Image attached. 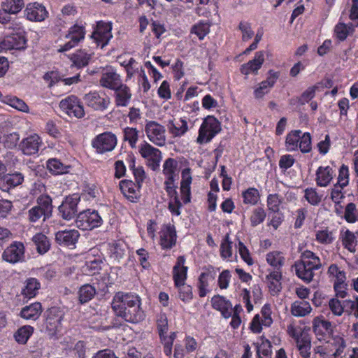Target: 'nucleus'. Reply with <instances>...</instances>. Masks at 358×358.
Segmentation results:
<instances>
[{
	"label": "nucleus",
	"instance_id": "1",
	"mask_svg": "<svg viewBox=\"0 0 358 358\" xmlns=\"http://www.w3.org/2000/svg\"><path fill=\"white\" fill-rule=\"evenodd\" d=\"M141 306V298L134 292H118L112 301V308L115 315L134 324L143 321L145 317Z\"/></svg>",
	"mask_w": 358,
	"mask_h": 358
},
{
	"label": "nucleus",
	"instance_id": "2",
	"mask_svg": "<svg viewBox=\"0 0 358 358\" xmlns=\"http://www.w3.org/2000/svg\"><path fill=\"white\" fill-rule=\"evenodd\" d=\"M292 267L296 275L306 283L310 282L315 276V271L322 267L320 258L311 250H305L300 253Z\"/></svg>",
	"mask_w": 358,
	"mask_h": 358
},
{
	"label": "nucleus",
	"instance_id": "3",
	"mask_svg": "<svg viewBox=\"0 0 358 358\" xmlns=\"http://www.w3.org/2000/svg\"><path fill=\"white\" fill-rule=\"evenodd\" d=\"M35 206L30 208L26 213L27 219L31 223H36L42 220L45 222L52 215V199L48 194H41L37 197Z\"/></svg>",
	"mask_w": 358,
	"mask_h": 358
},
{
	"label": "nucleus",
	"instance_id": "4",
	"mask_svg": "<svg viewBox=\"0 0 358 358\" xmlns=\"http://www.w3.org/2000/svg\"><path fill=\"white\" fill-rule=\"evenodd\" d=\"M221 130L220 122L213 115H208L199 129L196 143L199 145L210 143Z\"/></svg>",
	"mask_w": 358,
	"mask_h": 358
},
{
	"label": "nucleus",
	"instance_id": "5",
	"mask_svg": "<svg viewBox=\"0 0 358 358\" xmlns=\"http://www.w3.org/2000/svg\"><path fill=\"white\" fill-rule=\"evenodd\" d=\"M85 23L76 22L68 30L64 38L69 41L63 45H59V52H64L76 47L80 42L85 39L86 30Z\"/></svg>",
	"mask_w": 358,
	"mask_h": 358
},
{
	"label": "nucleus",
	"instance_id": "6",
	"mask_svg": "<svg viewBox=\"0 0 358 358\" xmlns=\"http://www.w3.org/2000/svg\"><path fill=\"white\" fill-rule=\"evenodd\" d=\"M103 220L96 210L87 209L80 212L76 218V227L81 230H92L99 227Z\"/></svg>",
	"mask_w": 358,
	"mask_h": 358
},
{
	"label": "nucleus",
	"instance_id": "7",
	"mask_svg": "<svg viewBox=\"0 0 358 358\" xmlns=\"http://www.w3.org/2000/svg\"><path fill=\"white\" fill-rule=\"evenodd\" d=\"M220 268H215L213 265H207L202 268V271L199 275L196 282L198 294L199 297H205L210 292V283H214L217 277V273Z\"/></svg>",
	"mask_w": 358,
	"mask_h": 358
},
{
	"label": "nucleus",
	"instance_id": "8",
	"mask_svg": "<svg viewBox=\"0 0 358 358\" xmlns=\"http://www.w3.org/2000/svg\"><path fill=\"white\" fill-rule=\"evenodd\" d=\"M64 317L63 310L57 306L49 308L45 313V327L49 335L54 336L60 331Z\"/></svg>",
	"mask_w": 358,
	"mask_h": 358
},
{
	"label": "nucleus",
	"instance_id": "9",
	"mask_svg": "<svg viewBox=\"0 0 358 358\" xmlns=\"http://www.w3.org/2000/svg\"><path fill=\"white\" fill-rule=\"evenodd\" d=\"M83 100L87 107L96 111L106 110L110 103V99L105 92L96 90L85 94Z\"/></svg>",
	"mask_w": 358,
	"mask_h": 358
},
{
	"label": "nucleus",
	"instance_id": "10",
	"mask_svg": "<svg viewBox=\"0 0 358 358\" xmlns=\"http://www.w3.org/2000/svg\"><path fill=\"white\" fill-rule=\"evenodd\" d=\"M25 246L22 242L15 241L2 252L1 258L11 264L25 262Z\"/></svg>",
	"mask_w": 358,
	"mask_h": 358
},
{
	"label": "nucleus",
	"instance_id": "11",
	"mask_svg": "<svg viewBox=\"0 0 358 358\" xmlns=\"http://www.w3.org/2000/svg\"><path fill=\"white\" fill-rule=\"evenodd\" d=\"M60 109L69 117L82 118L85 116V110L80 99L75 95H70L59 102Z\"/></svg>",
	"mask_w": 358,
	"mask_h": 358
},
{
	"label": "nucleus",
	"instance_id": "12",
	"mask_svg": "<svg viewBox=\"0 0 358 358\" xmlns=\"http://www.w3.org/2000/svg\"><path fill=\"white\" fill-rule=\"evenodd\" d=\"M112 23L110 22H104L100 20L96 22V27L92 33L91 37L96 43L97 46L101 48L107 45L113 38L112 34Z\"/></svg>",
	"mask_w": 358,
	"mask_h": 358
},
{
	"label": "nucleus",
	"instance_id": "13",
	"mask_svg": "<svg viewBox=\"0 0 358 358\" xmlns=\"http://www.w3.org/2000/svg\"><path fill=\"white\" fill-rule=\"evenodd\" d=\"M117 142L116 136L112 132L106 131L97 135L92 140V145L98 153L103 154L113 150Z\"/></svg>",
	"mask_w": 358,
	"mask_h": 358
},
{
	"label": "nucleus",
	"instance_id": "14",
	"mask_svg": "<svg viewBox=\"0 0 358 358\" xmlns=\"http://www.w3.org/2000/svg\"><path fill=\"white\" fill-rule=\"evenodd\" d=\"M80 201V196L77 194L66 196L58 207L59 216L65 220L73 219L77 214L78 204Z\"/></svg>",
	"mask_w": 358,
	"mask_h": 358
},
{
	"label": "nucleus",
	"instance_id": "15",
	"mask_svg": "<svg viewBox=\"0 0 358 358\" xmlns=\"http://www.w3.org/2000/svg\"><path fill=\"white\" fill-rule=\"evenodd\" d=\"M119 189L123 196L129 202L138 203L141 198L142 186L131 179H123L119 182Z\"/></svg>",
	"mask_w": 358,
	"mask_h": 358
},
{
	"label": "nucleus",
	"instance_id": "16",
	"mask_svg": "<svg viewBox=\"0 0 358 358\" xmlns=\"http://www.w3.org/2000/svg\"><path fill=\"white\" fill-rule=\"evenodd\" d=\"M27 43L26 34L10 33L0 41V52L8 50H24Z\"/></svg>",
	"mask_w": 358,
	"mask_h": 358
},
{
	"label": "nucleus",
	"instance_id": "17",
	"mask_svg": "<svg viewBox=\"0 0 358 358\" xmlns=\"http://www.w3.org/2000/svg\"><path fill=\"white\" fill-rule=\"evenodd\" d=\"M165 128L156 121H147L145 126V132L148 139L158 146H163L166 143Z\"/></svg>",
	"mask_w": 358,
	"mask_h": 358
},
{
	"label": "nucleus",
	"instance_id": "18",
	"mask_svg": "<svg viewBox=\"0 0 358 358\" xmlns=\"http://www.w3.org/2000/svg\"><path fill=\"white\" fill-rule=\"evenodd\" d=\"M43 145L42 138L36 133L24 138L20 145L22 152L27 156L38 155L40 148Z\"/></svg>",
	"mask_w": 358,
	"mask_h": 358
},
{
	"label": "nucleus",
	"instance_id": "19",
	"mask_svg": "<svg viewBox=\"0 0 358 358\" xmlns=\"http://www.w3.org/2000/svg\"><path fill=\"white\" fill-rule=\"evenodd\" d=\"M313 330L320 341H327L333 335L334 327L331 322L323 316H317L313 320Z\"/></svg>",
	"mask_w": 358,
	"mask_h": 358
},
{
	"label": "nucleus",
	"instance_id": "20",
	"mask_svg": "<svg viewBox=\"0 0 358 358\" xmlns=\"http://www.w3.org/2000/svg\"><path fill=\"white\" fill-rule=\"evenodd\" d=\"M139 152L143 158L148 160V166L152 171L159 169L162 159V152L158 148H154L147 142H144L139 148Z\"/></svg>",
	"mask_w": 358,
	"mask_h": 358
},
{
	"label": "nucleus",
	"instance_id": "21",
	"mask_svg": "<svg viewBox=\"0 0 358 358\" xmlns=\"http://www.w3.org/2000/svg\"><path fill=\"white\" fill-rule=\"evenodd\" d=\"M264 61V52L262 50L257 51L255 52V57L252 59L241 66L240 72L241 74L245 76H248L250 74L257 75L259 70L262 67Z\"/></svg>",
	"mask_w": 358,
	"mask_h": 358
},
{
	"label": "nucleus",
	"instance_id": "22",
	"mask_svg": "<svg viewBox=\"0 0 358 358\" xmlns=\"http://www.w3.org/2000/svg\"><path fill=\"white\" fill-rule=\"evenodd\" d=\"M287 334L292 338L296 344V348L301 346H310L311 338L310 335L303 331L301 326L290 324L287 327Z\"/></svg>",
	"mask_w": 358,
	"mask_h": 358
},
{
	"label": "nucleus",
	"instance_id": "23",
	"mask_svg": "<svg viewBox=\"0 0 358 358\" xmlns=\"http://www.w3.org/2000/svg\"><path fill=\"white\" fill-rule=\"evenodd\" d=\"M186 259L185 256H178L176 262L173 267L172 275L174 286L182 285L187 279L188 266H185Z\"/></svg>",
	"mask_w": 358,
	"mask_h": 358
},
{
	"label": "nucleus",
	"instance_id": "24",
	"mask_svg": "<svg viewBox=\"0 0 358 358\" xmlns=\"http://www.w3.org/2000/svg\"><path fill=\"white\" fill-rule=\"evenodd\" d=\"M177 234L174 225L168 224L161 231L159 245L162 250H170L176 244Z\"/></svg>",
	"mask_w": 358,
	"mask_h": 358
},
{
	"label": "nucleus",
	"instance_id": "25",
	"mask_svg": "<svg viewBox=\"0 0 358 358\" xmlns=\"http://www.w3.org/2000/svg\"><path fill=\"white\" fill-rule=\"evenodd\" d=\"M128 247L127 243L122 240L113 241L108 243L107 253L108 257L120 263L127 255Z\"/></svg>",
	"mask_w": 358,
	"mask_h": 358
},
{
	"label": "nucleus",
	"instance_id": "26",
	"mask_svg": "<svg viewBox=\"0 0 358 358\" xmlns=\"http://www.w3.org/2000/svg\"><path fill=\"white\" fill-rule=\"evenodd\" d=\"M48 15L45 6L37 2L27 4L24 10V15L29 21H43Z\"/></svg>",
	"mask_w": 358,
	"mask_h": 358
},
{
	"label": "nucleus",
	"instance_id": "27",
	"mask_svg": "<svg viewBox=\"0 0 358 358\" xmlns=\"http://www.w3.org/2000/svg\"><path fill=\"white\" fill-rule=\"evenodd\" d=\"M41 289V282L36 278H28L24 282L21 289L20 294L23 301L27 302L29 300L36 297Z\"/></svg>",
	"mask_w": 358,
	"mask_h": 358
},
{
	"label": "nucleus",
	"instance_id": "28",
	"mask_svg": "<svg viewBox=\"0 0 358 358\" xmlns=\"http://www.w3.org/2000/svg\"><path fill=\"white\" fill-rule=\"evenodd\" d=\"M99 83L102 87L113 90L122 85L120 76L112 68L102 73Z\"/></svg>",
	"mask_w": 358,
	"mask_h": 358
},
{
	"label": "nucleus",
	"instance_id": "29",
	"mask_svg": "<svg viewBox=\"0 0 358 358\" xmlns=\"http://www.w3.org/2000/svg\"><path fill=\"white\" fill-rule=\"evenodd\" d=\"M80 237L78 231L76 229L59 231L55 234V241L65 247L74 246Z\"/></svg>",
	"mask_w": 358,
	"mask_h": 358
},
{
	"label": "nucleus",
	"instance_id": "30",
	"mask_svg": "<svg viewBox=\"0 0 358 358\" xmlns=\"http://www.w3.org/2000/svg\"><path fill=\"white\" fill-rule=\"evenodd\" d=\"M211 305L213 309L220 312L224 318L229 319L231 316V302L225 296H214L211 299Z\"/></svg>",
	"mask_w": 358,
	"mask_h": 358
},
{
	"label": "nucleus",
	"instance_id": "31",
	"mask_svg": "<svg viewBox=\"0 0 358 358\" xmlns=\"http://www.w3.org/2000/svg\"><path fill=\"white\" fill-rule=\"evenodd\" d=\"M132 94L130 88L124 84L114 90V101L117 107H126L129 105Z\"/></svg>",
	"mask_w": 358,
	"mask_h": 358
},
{
	"label": "nucleus",
	"instance_id": "32",
	"mask_svg": "<svg viewBox=\"0 0 358 358\" xmlns=\"http://www.w3.org/2000/svg\"><path fill=\"white\" fill-rule=\"evenodd\" d=\"M334 175L335 172L332 167L329 166H319L315 173L317 186L321 187H327L331 183Z\"/></svg>",
	"mask_w": 358,
	"mask_h": 358
},
{
	"label": "nucleus",
	"instance_id": "33",
	"mask_svg": "<svg viewBox=\"0 0 358 358\" xmlns=\"http://www.w3.org/2000/svg\"><path fill=\"white\" fill-rule=\"evenodd\" d=\"M168 129L173 137H181L189 130L187 117H182L178 121L170 120L168 122Z\"/></svg>",
	"mask_w": 358,
	"mask_h": 358
},
{
	"label": "nucleus",
	"instance_id": "34",
	"mask_svg": "<svg viewBox=\"0 0 358 358\" xmlns=\"http://www.w3.org/2000/svg\"><path fill=\"white\" fill-rule=\"evenodd\" d=\"M267 264L273 268L272 271H282L285 264L286 258L284 252L279 250L268 252L266 255Z\"/></svg>",
	"mask_w": 358,
	"mask_h": 358
},
{
	"label": "nucleus",
	"instance_id": "35",
	"mask_svg": "<svg viewBox=\"0 0 358 358\" xmlns=\"http://www.w3.org/2000/svg\"><path fill=\"white\" fill-rule=\"evenodd\" d=\"M282 271H271L266 276L268 287L272 295L278 294L282 289Z\"/></svg>",
	"mask_w": 358,
	"mask_h": 358
},
{
	"label": "nucleus",
	"instance_id": "36",
	"mask_svg": "<svg viewBox=\"0 0 358 358\" xmlns=\"http://www.w3.org/2000/svg\"><path fill=\"white\" fill-rule=\"evenodd\" d=\"M24 181V176L21 173H15L4 176L0 179V189L8 192L10 189L21 185Z\"/></svg>",
	"mask_w": 358,
	"mask_h": 358
},
{
	"label": "nucleus",
	"instance_id": "37",
	"mask_svg": "<svg viewBox=\"0 0 358 358\" xmlns=\"http://www.w3.org/2000/svg\"><path fill=\"white\" fill-rule=\"evenodd\" d=\"M43 312L42 305L40 302H34L29 306L23 307L20 313V316L25 320L36 321Z\"/></svg>",
	"mask_w": 358,
	"mask_h": 358
},
{
	"label": "nucleus",
	"instance_id": "38",
	"mask_svg": "<svg viewBox=\"0 0 358 358\" xmlns=\"http://www.w3.org/2000/svg\"><path fill=\"white\" fill-rule=\"evenodd\" d=\"M178 162L174 158H167L163 164V174L165 181H175L178 175Z\"/></svg>",
	"mask_w": 358,
	"mask_h": 358
},
{
	"label": "nucleus",
	"instance_id": "39",
	"mask_svg": "<svg viewBox=\"0 0 358 358\" xmlns=\"http://www.w3.org/2000/svg\"><path fill=\"white\" fill-rule=\"evenodd\" d=\"M46 168L53 176H58L67 173L69 166L64 164L57 158H50L46 162Z\"/></svg>",
	"mask_w": 358,
	"mask_h": 358
},
{
	"label": "nucleus",
	"instance_id": "40",
	"mask_svg": "<svg viewBox=\"0 0 358 358\" xmlns=\"http://www.w3.org/2000/svg\"><path fill=\"white\" fill-rule=\"evenodd\" d=\"M311 311L310 303L305 300L295 301L291 305V313L295 317H305Z\"/></svg>",
	"mask_w": 358,
	"mask_h": 358
},
{
	"label": "nucleus",
	"instance_id": "41",
	"mask_svg": "<svg viewBox=\"0 0 358 358\" xmlns=\"http://www.w3.org/2000/svg\"><path fill=\"white\" fill-rule=\"evenodd\" d=\"M241 197L243 204L256 206L261 199V194L257 188L250 187L242 191Z\"/></svg>",
	"mask_w": 358,
	"mask_h": 358
},
{
	"label": "nucleus",
	"instance_id": "42",
	"mask_svg": "<svg viewBox=\"0 0 358 358\" xmlns=\"http://www.w3.org/2000/svg\"><path fill=\"white\" fill-rule=\"evenodd\" d=\"M352 24H345L344 22H338L334 28L333 36L336 38L338 43L343 42L347 39L350 35V29Z\"/></svg>",
	"mask_w": 358,
	"mask_h": 358
},
{
	"label": "nucleus",
	"instance_id": "43",
	"mask_svg": "<svg viewBox=\"0 0 358 358\" xmlns=\"http://www.w3.org/2000/svg\"><path fill=\"white\" fill-rule=\"evenodd\" d=\"M0 6L3 11L16 15L24 7V0H2Z\"/></svg>",
	"mask_w": 358,
	"mask_h": 358
},
{
	"label": "nucleus",
	"instance_id": "44",
	"mask_svg": "<svg viewBox=\"0 0 358 358\" xmlns=\"http://www.w3.org/2000/svg\"><path fill=\"white\" fill-rule=\"evenodd\" d=\"M32 241L36 247L37 252L43 255L50 248V243L48 238L43 233H36L32 238Z\"/></svg>",
	"mask_w": 358,
	"mask_h": 358
},
{
	"label": "nucleus",
	"instance_id": "45",
	"mask_svg": "<svg viewBox=\"0 0 358 358\" xmlns=\"http://www.w3.org/2000/svg\"><path fill=\"white\" fill-rule=\"evenodd\" d=\"M315 236V241L324 245L331 244L336 238L333 231H330L328 227L316 230Z\"/></svg>",
	"mask_w": 358,
	"mask_h": 358
},
{
	"label": "nucleus",
	"instance_id": "46",
	"mask_svg": "<svg viewBox=\"0 0 358 358\" xmlns=\"http://www.w3.org/2000/svg\"><path fill=\"white\" fill-rule=\"evenodd\" d=\"M302 131L299 129L289 131L286 136L285 147L287 151L293 152L299 149V142Z\"/></svg>",
	"mask_w": 358,
	"mask_h": 358
},
{
	"label": "nucleus",
	"instance_id": "47",
	"mask_svg": "<svg viewBox=\"0 0 358 358\" xmlns=\"http://www.w3.org/2000/svg\"><path fill=\"white\" fill-rule=\"evenodd\" d=\"M91 59L92 55L83 50L76 51L71 57L73 64L79 69L87 66Z\"/></svg>",
	"mask_w": 358,
	"mask_h": 358
},
{
	"label": "nucleus",
	"instance_id": "48",
	"mask_svg": "<svg viewBox=\"0 0 358 358\" xmlns=\"http://www.w3.org/2000/svg\"><path fill=\"white\" fill-rule=\"evenodd\" d=\"M78 294L79 302L81 304L86 303L95 296L96 288L90 284H85L80 287Z\"/></svg>",
	"mask_w": 358,
	"mask_h": 358
},
{
	"label": "nucleus",
	"instance_id": "49",
	"mask_svg": "<svg viewBox=\"0 0 358 358\" xmlns=\"http://www.w3.org/2000/svg\"><path fill=\"white\" fill-rule=\"evenodd\" d=\"M102 264L103 258L101 256L90 257L89 255L85 262L86 271L89 272L90 275H94L101 269Z\"/></svg>",
	"mask_w": 358,
	"mask_h": 358
},
{
	"label": "nucleus",
	"instance_id": "50",
	"mask_svg": "<svg viewBox=\"0 0 358 358\" xmlns=\"http://www.w3.org/2000/svg\"><path fill=\"white\" fill-rule=\"evenodd\" d=\"M34 331V327L30 325L22 326L15 333V339L19 344H26L29 338L33 334Z\"/></svg>",
	"mask_w": 358,
	"mask_h": 358
},
{
	"label": "nucleus",
	"instance_id": "51",
	"mask_svg": "<svg viewBox=\"0 0 358 358\" xmlns=\"http://www.w3.org/2000/svg\"><path fill=\"white\" fill-rule=\"evenodd\" d=\"M157 327L161 340L166 341L169 330L168 318L165 313H160L157 316Z\"/></svg>",
	"mask_w": 358,
	"mask_h": 358
},
{
	"label": "nucleus",
	"instance_id": "52",
	"mask_svg": "<svg viewBox=\"0 0 358 358\" xmlns=\"http://www.w3.org/2000/svg\"><path fill=\"white\" fill-rule=\"evenodd\" d=\"M304 199L312 206H318L322 200L323 195L320 194L316 188L308 187L304 189Z\"/></svg>",
	"mask_w": 358,
	"mask_h": 358
},
{
	"label": "nucleus",
	"instance_id": "53",
	"mask_svg": "<svg viewBox=\"0 0 358 358\" xmlns=\"http://www.w3.org/2000/svg\"><path fill=\"white\" fill-rule=\"evenodd\" d=\"M209 32L210 24L203 20L194 24L190 29V33L195 34L199 40H203Z\"/></svg>",
	"mask_w": 358,
	"mask_h": 358
},
{
	"label": "nucleus",
	"instance_id": "54",
	"mask_svg": "<svg viewBox=\"0 0 358 358\" xmlns=\"http://www.w3.org/2000/svg\"><path fill=\"white\" fill-rule=\"evenodd\" d=\"M342 244L343 247L350 252H356L357 238L355 234L350 230H346L342 236Z\"/></svg>",
	"mask_w": 358,
	"mask_h": 358
},
{
	"label": "nucleus",
	"instance_id": "55",
	"mask_svg": "<svg viewBox=\"0 0 358 358\" xmlns=\"http://www.w3.org/2000/svg\"><path fill=\"white\" fill-rule=\"evenodd\" d=\"M343 219L350 224L358 221V208L355 203L350 202L345 206Z\"/></svg>",
	"mask_w": 358,
	"mask_h": 358
},
{
	"label": "nucleus",
	"instance_id": "56",
	"mask_svg": "<svg viewBox=\"0 0 358 358\" xmlns=\"http://www.w3.org/2000/svg\"><path fill=\"white\" fill-rule=\"evenodd\" d=\"M266 213L263 207L255 208L250 217V225L252 227H256L260 224L263 223L266 219Z\"/></svg>",
	"mask_w": 358,
	"mask_h": 358
},
{
	"label": "nucleus",
	"instance_id": "57",
	"mask_svg": "<svg viewBox=\"0 0 358 358\" xmlns=\"http://www.w3.org/2000/svg\"><path fill=\"white\" fill-rule=\"evenodd\" d=\"M175 287L178 290V297L182 301L188 303L193 299V289L191 285L183 282L182 285Z\"/></svg>",
	"mask_w": 358,
	"mask_h": 358
},
{
	"label": "nucleus",
	"instance_id": "58",
	"mask_svg": "<svg viewBox=\"0 0 358 358\" xmlns=\"http://www.w3.org/2000/svg\"><path fill=\"white\" fill-rule=\"evenodd\" d=\"M272 345L271 342L266 339L257 345V358H272Z\"/></svg>",
	"mask_w": 358,
	"mask_h": 358
},
{
	"label": "nucleus",
	"instance_id": "59",
	"mask_svg": "<svg viewBox=\"0 0 358 358\" xmlns=\"http://www.w3.org/2000/svg\"><path fill=\"white\" fill-rule=\"evenodd\" d=\"M327 274L329 278H334V282L346 280L345 272L336 264H331L329 266Z\"/></svg>",
	"mask_w": 358,
	"mask_h": 358
},
{
	"label": "nucleus",
	"instance_id": "60",
	"mask_svg": "<svg viewBox=\"0 0 358 358\" xmlns=\"http://www.w3.org/2000/svg\"><path fill=\"white\" fill-rule=\"evenodd\" d=\"M124 140L127 141L129 145L134 148L138 140V131L134 127H127L123 130Z\"/></svg>",
	"mask_w": 358,
	"mask_h": 358
},
{
	"label": "nucleus",
	"instance_id": "61",
	"mask_svg": "<svg viewBox=\"0 0 358 358\" xmlns=\"http://www.w3.org/2000/svg\"><path fill=\"white\" fill-rule=\"evenodd\" d=\"M282 201V199L278 194H268L266 199L268 210L272 213H278L280 210Z\"/></svg>",
	"mask_w": 358,
	"mask_h": 358
},
{
	"label": "nucleus",
	"instance_id": "62",
	"mask_svg": "<svg viewBox=\"0 0 358 358\" xmlns=\"http://www.w3.org/2000/svg\"><path fill=\"white\" fill-rule=\"evenodd\" d=\"M344 313L348 315H353L358 318V296L355 300L346 299L343 300Z\"/></svg>",
	"mask_w": 358,
	"mask_h": 358
},
{
	"label": "nucleus",
	"instance_id": "63",
	"mask_svg": "<svg viewBox=\"0 0 358 358\" xmlns=\"http://www.w3.org/2000/svg\"><path fill=\"white\" fill-rule=\"evenodd\" d=\"M349 169L345 164H342L338 170V181L336 185H339L340 188L344 189L349 184Z\"/></svg>",
	"mask_w": 358,
	"mask_h": 358
},
{
	"label": "nucleus",
	"instance_id": "64",
	"mask_svg": "<svg viewBox=\"0 0 358 358\" xmlns=\"http://www.w3.org/2000/svg\"><path fill=\"white\" fill-rule=\"evenodd\" d=\"M299 149L303 153H309L312 150L311 136L309 132L303 133L299 142Z\"/></svg>",
	"mask_w": 358,
	"mask_h": 358
}]
</instances>
